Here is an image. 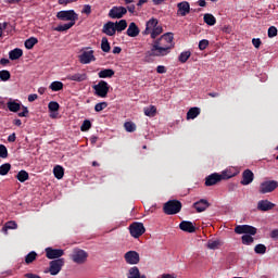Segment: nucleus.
<instances>
[{"mask_svg": "<svg viewBox=\"0 0 278 278\" xmlns=\"http://www.w3.org/2000/svg\"><path fill=\"white\" fill-rule=\"evenodd\" d=\"M254 253L257 255H264V253H266V245L262 243L256 244L254 248Z\"/></svg>", "mask_w": 278, "mask_h": 278, "instance_id": "nucleus-45", "label": "nucleus"}, {"mask_svg": "<svg viewBox=\"0 0 278 278\" xmlns=\"http://www.w3.org/2000/svg\"><path fill=\"white\" fill-rule=\"evenodd\" d=\"M231 177H236V174H231V172L224 170L222 174H219V181H223L225 179H231Z\"/></svg>", "mask_w": 278, "mask_h": 278, "instance_id": "nucleus-47", "label": "nucleus"}, {"mask_svg": "<svg viewBox=\"0 0 278 278\" xmlns=\"http://www.w3.org/2000/svg\"><path fill=\"white\" fill-rule=\"evenodd\" d=\"M72 260L75 264H86V260H88V252L75 249L72 254Z\"/></svg>", "mask_w": 278, "mask_h": 278, "instance_id": "nucleus-8", "label": "nucleus"}, {"mask_svg": "<svg viewBox=\"0 0 278 278\" xmlns=\"http://www.w3.org/2000/svg\"><path fill=\"white\" fill-rule=\"evenodd\" d=\"M67 81H86L88 79V75L86 73H76V74H68L66 76Z\"/></svg>", "mask_w": 278, "mask_h": 278, "instance_id": "nucleus-21", "label": "nucleus"}, {"mask_svg": "<svg viewBox=\"0 0 278 278\" xmlns=\"http://www.w3.org/2000/svg\"><path fill=\"white\" fill-rule=\"evenodd\" d=\"M179 229H181V231H186L187 233H194V231H197V227L194 226V224L188 220H182L179 224Z\"/></svg>", "mask_w": 278, "mask_h": 278, "instance_id": "nucleus-16", "label": "nucleus"}, {"mask_svg": "<svg viewBox=\"0 0 278 278\" xmlns=\"http://www.w3.org/2000/svg\"><path fill=\"white\" fill-rule=\"evenodd\" d=\"M177 8L178 14H180V16H186L187 14H190V2L182 1L177 4Z\"/></svg>", "mask_w": 278, "mask_h": 278, "instance_id": "nucleus-22", "label": "nucleus"}, {"mask_svg": "<svg viewBox=\"0 0 278 278\" xmlns=\"http://www.w3.org/2000/svg\"><path fill=\"white\" fill-rule=\"evenodd\" d=\"M46 257L48 260H62L64 255V250L62 249H53L51 247L45 249Z\"/></svg>", "mask_w": 278, "mask_h": 278, "instance_id": "nucleus-9", "label": "nucleus"}, {"mask_svg": "<svg viewBox=\"0 0 278 278\" xmlns=\"http://www.w3.org/2000/svg\"><path fill=\"white\" fill-rule=\"evenodd\" d=\"M102 34L106 36H115L116 35V24L114 22H108L103 25Z\"/></svg>", "mask_w": 278, "mask_h": 278, "instance_id": "nucleus-15", "label": "nucleus"}, {"mask_svg": "<svg viewBox=\"0 0 278 278\" xmlns=\"http://www.w3.org/2000/svg\"><path fill=\"white\" fill-rule=\"evenodd\" d=\"M126 10H128V12H129L130 14H134V13L136 12V5L130 4V5L127 7Z\"/></svg>", "mask_w": 278, "mask_h": 278, "instance_id": "nucleus-64", "label": "nucleus"}, {"mask_svg": "<svg viewBox=\"0 0 278 278\" xmlns=\"http://www.w3.org/2000/svg\"><path fill=\"white\" fill-rule=\"evenodd\" d=\"M36 99H38V94H36V93H31L28 96L29 103H34V101H36Z\"/></svg>", "mask_w": 278, "mask_h": 278, "instance_id": "nucleus-62", "label": "nucleus"}, {"mask_svg": "<svg viewBox=\"0 0 278 278\" xmlns=\"http://www.w3.org/2000/svg\"><path fill=\"white\" fill-rule=\"evenodd\" d=\"M49 112H58L60 110V103L56 101H51L48 104Z\"/></svg>", "mask_w": 278, "mask_h": 278, "instance_id": "nucleus-48", "label": "nucleus"}, {"mask_svg": "<svg viewBox=\"0 0 278 278\" xmlns=\"http://www.w3.org/2000/svg\"><path fill=\"white\" fill-rule=\"evenodd\" d=\"M18 225L16 224V222H8L3 227H2V231L4 233H8V229H17Z\"/></svg>", "mask_w": 278, "mask_h": 278, "instance_id": "nucleus-41", "label": "nucleus"}, {"mask_svg": "<svg viewBox=\"0 0 278 278\" xmlns=\"http://www.w3.org/2000/svg\"><path fill=\"white\" fill-rule=\"evenodd\" d=\"M125 262L130 265L140 263V254L136 251H128L124 255Z\"/></svg>", "mask_w": 278, "mask_h": 278, "instance_id": "nucleus-12", "label": "nucleus"}, {"mask_svg": "<svg viewBox=\"0 0 278 278\" xmlns=\"http://www.w3.org/2000/svg\"><path fill=\"white\" fill-rule=\"evenodd\" d=\"M207 47H210V40H207V39L200 40V42H199L200 51H205V49H207Z\"/></svg>", "mask_w": 278, "mask_h": 278, "instance_id": "nucleus-50", "label": "nucleus"}, {"mask_svg": "<svg viewBox=\"0 0 278 278\" xmlns=\"http://www.w3.org/2000/svg\"><path fill=\"white\" fill-rule=\"evenodd\" d=\"M157 18L152 17L146 23V29L142 31L143 36H149L151 31L157 26Z\"/></svg>", "mask_w": 278, "mask_h": 278, "instance_id": "nucleus-19", "label": "nucleus"}, {"mask_svg": "<svg viewBox=\"0 0 278 278\" xmlns=\"http://www.w3.org/2000/svg\"><path fill=\"white\" fill-rule=\"evenodd\" d=\"M105 108H108V102H100L94 105V111L103 112V110H105Z\"/></svg>", "mask_w": 278, "mask_h": 278, "instance_id": "nucleus-51", "label": "nucleus"}, {"mask_svg": "<svg viewBox=\"0 0 278 278\" xmlns=\"http://www.w3.org/2000/svg\"><path fill=\"white\" fill-rule=\"evenodd\" d=\"M190 55H192V52H190V51L181 52L178 56V62H180L181 64H186V62H188V60H190Z\"/></svg>", "mask_w": 278, "mask_h": 278, "instance_id": "nucleus-36", "label": "nucleus"}, {"mask_svg": "<svg viewBox=\"0 0 278 278\" xmlns=\"http://www.w3.org/2000/svg\"><path fill=\"white\" fill-rule=\"evenodd\" d=\"M163 33H164V28H162V26L156 24L155 28L150 33V36L152 40H156L155 38H157V36H160Z\"/></svg>", "mask_w": 278, "mask_h": 278, "instance_id": "nucleus-37", "label": "nucleus"}, {"mask_svg": "<svg viewBox=\"0 0 278 278\" xmlns=\"http://www.w3.org/2000/svg\"><path fill=\"white\" fill-rule=\"evenodd\" d=\"M201 114V109L194 106L187 112V121H194Z\"/></svg>", "mask_w": 278, "mask_h": 278, "instance_id": "nucleus-26", "label": "nucleus"}, {"mask_svg": "<svg viewBox=\"0 0 278 278\" xmlns=\"http://www.w3.org/2000/svg\"><path fill=\"white\" fill-rule=\"evenodd\" d=\"M206 247L211 251H216V249H220V247H223V242H220V240H208Z\"/></svg>", "mask_w": 278, "mask_h": 278, "instance_id": "nucleus-28", "label": "nucleus"}, {"mask_svg": "<svg viewBox=\"0 0 278 278\" xmlns=\"http://www.w3.org/2000/svg\"><path fill=\"white\" fill-rule=\"evenodd\" d=\"M113 75H115V72H114V70H112V68L101 70V71L98 73V77H99L100 79L112 78Z\"/></svg>", "mask_w": 278, "mask_h": 278, "instance_id": "nucleus-25", "label": "nucleus"}, {"mask_svg": "<svg viewBox=\"0 0 278 278\" xmlns=\"http://www.w3.org/2000/svg\"><path fill=\"white\" fill-rule=\"evenodd\" d=\"M36 257H38V253H36L35 251L29 252L25 256V264H34V262H36Z\"/></svg>", "mask_w": 278, "mask_h": 278, "instance_id": "nucleus-39", "label": "nucleus"}, {"mask_svg": "<svg viewBox=\"0 0 278 278\" xmlns=\"http://www.w3.org/2000/svg\"><path fill=\"white\" fill-rule=\"evenodd\" d=\"M7 28H8L7 22L0 23V38H1V36H3V29H7Z\"/></svg>", "mask_w": 278, "mask_h": 278, "instance_id": "nucleus-59", "label": "nucleus"}, {"mask_svg": "<svg viewBox=\"0 0 278 278\" xmlns=\"http://www.w3.org/2000/svg\"><path fill=\"white\" fill-rule=\"evenodd\" d=\"M92 127V123L90 119H85L83 125L80 126L81 131H89V129Z\"/></svg>", "mask_w": 278, "mask_h": 278, "instance_id": "nucleus-49", "label": "nucleus"}, {"mask_svg": "<svg viewBox=\"0 0 278 278\" xmlns=\"http://www.w3.org/2000/svg\"><path fill=\"white\" fill-rule=\"evenodd\" d=\"M76 0H59L58 3L59 5H68V3H73Z\"/></svg>", "mask_w": 278, "mask_h": 278, "instance_id": "nucleus-58", "label": "nucleus"}, {"mask_svg": "<svg viewBox=\"0 0 278 278\" xmlns=\"http://www.w3.org/2000/svg\"><path fill=\"white\" fill-rule=\"evenodd\" d=\"M146 231L147 228H144V224L140 222H134L129 225V232L132 238H140Z\"/></svg>", "mask_w": 278, "mask_h": 278, "instance_id": "nucleus-6", "label": "nucleus"}, {"mask_svg": "<svg viewBox=\"0 0 278 278\" xmlns=\"http://www.w3.org/2000/svg\"><path fill=\"white\" fill-rule=\"evenodd\" d=\"M204 23H206V25H208L210 27H214V25H216V17L212 15V13H205Z\"/></svg>", "mask_w": 278, "mask_h": 278, "instance_id": "nucleus-29", "label": "nucleus"}, {"mask_svg": "<svg viewBox=\"0 0 278 278\" xmlns=\"http://www.w3.org/2000/svg\"><path fill=\"white\" fill-rule=\"evenodd\" d=\"M268 38H275L277 36V27L270 26L267 31Z\"/></svg>", "mask_w": 278, "mask_h": 278, "instance_id": "nucleus-53", "label": "nucleus"}, {"mask_svg": "<svg viewBox=\"0 0 278 278\" xmlns=\"http://www.w3.org/2000/svg\"><path fill=\"white\" fill-rule=\"evenodd\" d=\"M91 12H92V7H90V4H87L84 7L83 9L84 14H90Z\"/></svg>", "mask_w": 278, "mask_h": 278, "instance_id": "nucleus-57", "label": "nucleus"}, {"mask_svg": "<svg viewBox=\"0 0 278 278\" xmlns=\"http://www.w3.org/2000/svg\"><path fill=\"white\" fill-rule=\"evenodd\" d=\"M53 175L56 179H62L64 177V167L55 165L53 168Z\"/></svg>", "mask_w": 278, "mask_h": 278, "instance_id": "nucleus-31", "label": "nucleus"}, {"mask_svg": "<svg viewBox=\"0 0 278 278\" xmlns=\"http://www.w3.org/2000/svg\"><path fill=\"white\" fill-rule=\"evenodd\" d=\"M8 142H16V132H13L8 137Z\"/></svg>", "mask_w": 278, "mask_h": 278, "instance_id": "nucleus-61", "label": "nucleus"}, {"mask_svg": "<svg viewBox=\"0 0 278 278\" xmlns=\"http://www.w3.org/2000/svg\"><path fill=\"white\" fill-rule=\"evenodd\" d=\"M36 45H38V38L36 37H30L28 38L24 46L26 47V49H34V47H36Z\"/></svg>", "mask_w": 278, "mask_h": 278, "instance_id": "nucleus-38", "label": "nucleus"}, {"mask_svg": "<svg viewBox=\"0 0 278 278\" xmlns=\"http://www.w3.org/2000/svg\"><path fill=\"white\" fill-rule=\"evenodd\" d=\"M10 77H12V74H10V71L8 70L0 71L1 81H10Z\"/></svg>", "mask_w": 278, "mask_h": 278, "instance_id": "nucleus-43", "label": "nucleus"}, {"mask_svg": "<svg viewBox=\"0 0 278 278\" xmlns=\"http://www.w3.org/2000/svg\"><path fill=\"white\" fill-rule=\"evenodd\" d=\"M25 278H41L40 276H38L37 274L34 273H27L24 275Z\"/></svg>", "mask_w": 278, "mask_h": 278, "instance_id": "nucleus-63", "label": "nucleus"}, {"mask_svg": "<svg viewBox=\"0 0 278 278\" xmlns=\"http://www.w3.org/2000/svg\"><path fill=\"white\" fill-rule=\"evenodd\" d=\"M29 114V110L27 106H23V111L18 113L20 118H27Z\"/></svg>", "mask_w": 278, "mask_h": 278, "instance_id": "nucleus-54", "label": "nucleus"}, {"mask_svg": "<svg viewBox=\"0 0 278 278\" xmlns=\"http://www.w3.org/2000/svg\"><path fill=\"white\" fill-rule=\"evenodd\" d=\"M127 278H140V269L137 266L131 267Z\"/></svg>", "mask_w": 278, "mask_h": 278, "instance_id": "nucleus-40", "label": "nucleus"}, {"mask_svg": "<svg viewBox=\"0 0 278 278\" xmlns=\"http://www.w3.org/2000/svg\"><path fill=\"white\" fill-rule=\"evenodd\" d=\"M0 157H2V160L8 157V148L3 144H0Z\"/></svg>", "mask_w": 278, "mask_h": 278, "instance_id": "nucleus-52", "label": "nucleus"}, {"mask_svg": "<svg viewBox=\"0 0 278 278\" xmlns=\"http://www.w3.org/2000/svg\"><path fill=\"white\" fill-rule=\"evenodd\" d=\"M274 207L275 203L268 200H261L257 203V210H260V212H269V210H273Z\"/></svg>", "mask_w": 278, "mask_h": 278, "instance_id": "nucleus-18", "label": "nucleus"}, {"mask_svg": "<svg viewBox=\"0 0 278 278\" xmlns=\"http://www.w3.org/2000/svg\"><path fill=\"white\" fill-rule=\"evenodd\" d=\"M252 236L254 235H243L241 237L242 244H245V245L253 244L255 239H253Z\"/></svg>", "mask_w": 278, "mask_h": 278, "instance_id": "nucleus-42", "label": "nucleus"}, {"mask_svg": "<svg viewBox=\"0 0 278 278\" xmlns=\"http://www.w3.org/2000/svg\"><path fill=\"white\" fill-rule=\"evenodd\" d=\"M12 165L10 163H4L0 166V175L5 176L10 173Z\"/></svg>", "mask_w": 278, "mask_h": 278, "instance_id": "nucleus-44", "label": "nucleus"}, {"mask_svg": "<svg viewBox=\"0 0 278 278\" xmlns=\"http://www.w3.org/2000/svg\"><path fill=\"white\" fill-rule=\"evenodd\" d=\"M278 188V181L277 180H266L261 182L258 192L260 194H268L270 192H275Z\"/></svg>", "mask_w": 278, "mask_h": 278, "instance_id": "nucleus-5", "label": "nucleus"}, {"mask_svg": "<svg viewBox=\"0 0 278 278\" xmlns=\"http://www.w3.org/2000/svg\"><path fill=\"white\" fill-rule=\"evenodd\" d=\"M7 108L10 112H18V110H21V103H17L16 101H9L7 103Z\"/></svg>", "mask_w": 278, "mask_h": 278, "instance_id": "nucleus-33", "label": "nucleus"}, {"mask_svg": "<svg viewBox=\"0 0 278 278\" xmlns=\"http://www.w3.org/2000/svg\"><path fill=\"white\" fill-rule=\"evenodd\" d=\"M175 37L173 33H166L154 39L150 51L146 52V62H151V58H166L175 49Z\"/></svg>", "mask_w": 278, "mask_h": 278, "instance_id": "nucleus-1", "label": "nucleus"}, {"mask_svg": "<svg viewBox=\"0 0 278 278\" xmlns=\"http://www.w3.org/2000/svg\"><path fill=\"white\" fill-rule=\"evenodd\" d=\"M23 58V49L15 48L9 52V59L14 60H21Z\"/></svg>", "mask_w": 278, "mask_h": 278, "instance_id": "nucleus-24", "label": "nucleus"}, {"mask_svg": "<svg viewBox=\"0 0 278 278\" xmlns=\"http://www.w3.org/2000/svg\"><path fill=\"white\" fill-rule=\"evenodd\" d=\"M143 112L146 116L153 117L155 116V114H157V108H155V105H150L148 108H144Z\"/></svg>", "mask_w": 278, "mask_h": 278, "instance_id": "nucleus-35", "label": "nucleus"}, {"mask_svg": "<svg viewBox=\"0 0 278 278\" xmlns=\"http://www.w3.org/2000/svg\"><path fill=\"white\" fill-rule=\"evenodd\" d=\"M182 204L179 200H169L163 206L164 214L167 216H173L175 214H179L181 212Z\"/></svg>", "mask_w": 278, "mask_h": 278, "instance_id": "nucleus-3", "label": "nucleus"}, {"mask_svg": "<svg viewBox=\"0 0 278 278\" xmlns=\"http://www.w3.org/2000/svg\"><path fill=\"white\" fill-rule=\"evenodd\" d=\"M127 14V8L125 7H113L110 12V18H123V15Z\"/></svg>", "mask_w": 278, "mask_h": 278, "instance_id": "nucleus-13", "label": "nucleus"}, {"mask_svg": "<svg viewBox=\"0 0 278 278\" xmlns=\"http://www.w3.org/2000/svg\"><path fill=\"white\" fill-rule=\"evenodd\" d=\"M254 179H255V174H253L251 169H245L242 173L241 186H249L250 184H253Z\"/></svg>", "mask_w": 278, "mask_h": 278, "instance_id": "nucleus-14", "label": "nucleus"}, {"mask_svg": "<svg viewBox=\"0 0 278 278\" xmlns=\"http://www.w3.org/2000/svg\"><path fill=\"white\" fill-rule=\"evenodd\" d=\"M64 258H56L49 263V273L52 276L60 275V271L64 267Z\"/></svg>", "mask_w": 278, "mask_h": 278, "instance_id": "nucleus-7", "label": "nucleus"}, {"mask_svg": "<svg viewBox=\"0 0 278 278\" xmlns=\"http://www.w3.org/2000/svg\"><path fill=\"white\" fill-rule=\"evenodd\" d=\"M235 233L242 235L245 233V236H255L257 233V228L250 226V225H238L235 228Z\"/></svg>", "mask_w": 278, "mask_h": 278, "instance_id": "nucleus-10", "label": "nucleus"}, {"mask_svg": "<svg viewBox=\"0 0 278 278\" xmlns=\"http://www.w3.org/2000/svg\"><path fill=\"white\" fill-rule=\"evenodd\" d=\"M92 89L94 90L96 97L105 99V97H108V92H110V84L105 80H100L97 85L92 86Z\"/></svg>", "mask_w": 278, "mask_h": 278, "instance_id": "nucleus-4", "label": "nucleus"}, {"mask_svg": "<svg viewBox=\"0 0 278 278\" xmlns=\"http://www.w3.org/2000/svg\"><path fill=\"white\" fill-rule=\"evenodd\" d=\"M126 34H127V36H129V38H137V36H140V28L138 27V25L135 22H131L128 25Z\"/></svg>", "mask_w": 278, "mask_h": 278, "instance_id": "nucleus-17", "label": "nucleus"}, {"mask_svg": "<svg viewBox=\"0 0 278 278\" xmlns=\"http://www.w3.org/2000/svg\"><path fill=\"white\" fill-rule=\"evenodd\" d=\"M156 73H159V75H164V73H166V66L164 65H159L156 67Z\"/></svg>", "mask_w": 278, "mask_h": 278, "instance_id": "nucleus-56", "label": "nucleus"}, {"mask_svg": "<svg viewBox=\"0 0 278 278\" xmlns=\"http://www.w3.org/2000/svg\"><path fill=\"white\" fill-rule=\"evenodd\" d=\"M111 49H112V47L110 46V41L108 40V37H103L101 40V50L104 53H110Z\"/></svg>", "mask_w": 278, "mask_h": 278, "instance_id": "nucleus-34", "label": "nucleus"}, {"mask_svg": "<svg viewBox=\"0 0 278 278\" xmlns=\"http://www.w3.org/2000/svg\"><path fill=\"white\" fill-rule=\"evenodd\" d=\"M49 88L52 92H60V90H64V83L58 80L52 81Z\"/></svg>", "mask_w": 278, "mask_h": 278, "instance_id": "nucleus-27", "label": "nucleus"}, {"mask_svg": "<svg viewBox=\"0 0 278 278\" xmlns=\"http://www.w3.org/2000/svg\"><path fill=\"white\" fill-rule=\"evenodd\" d=\"M194 210H197L198 213L205 212L210 207V202L207 200H200L195 203H193Z\"/></svg>", "mask_w": 278, "mask_h": 278, "instance_id": "nucleus-23", "label": "nucleus"}, {"mask_svg": "<svg viewBox=\"0 0 278 278\" xmlns=\"http://www.w3.org/2000/svg\"><path fill=\"white\" fill-rule=\"evenodd\" d=\"M252 45H253V47H255V49H260V47H262V39L253 38L252 39Z\"/></svg>", "mask_w": 278, "mask_h": 278, "instance_id": "nucleus-55", "label": "nucleus"}, {"mask_svg": "<svg viewBox=\"0 0 278 278\" xmlns=\"http://www.w3.org/2000/svg\"><path fill=\"white\" fill-rule=\"evenodd\" d=\"M56 18L59 21H70V23L56 26L54 31H68L71 27H74L75 22L79 21V15L75 10L59 11L56 13Z\"/></svg>", "mask_w": 278, "mask_h": 278, "instance_id": "nucleus-2", "label": "nucleus"}, {"mask_svg": "<svg viewBox=\"0 0 278 278\" xmlns=\"http://www.w3.org/2000/svg\"><path fill=\"white\" fill-rule=\"evenodd\" d=\"M216 184H220V174L214 173L205 178V186H216Z\"/></svg>", "mask_w": 278, "mask_h": 278, "instance_id": "nucleus-20", "label": "nucleus"}, {"mask_svg": "<svg viewBox=\"0 0 278 278\" xmlns=\"http://www.w3.org/2000/svg\"><path fill=\"white\" fill-rule=\"evenodd\" d=\"M78 60L80 64H90V62H97L94 50L83 51V53L78 56Z\"/></svg>", "mask_w": 278, "mask_h": 278, "instance_id": "nucleus-11", "label": "nucleus"}, {"mask_svg": "<svg viewBox=\"0 0 278 278\" xmlns=\"http://www.w3.org/2000/svg\"><path fill=\"white\" fill-rule=\"evenodd\" d=\"M16 179H18L21 184H25V181L29 179V173H27L25 169H22L17 173Z\"/></svg>", "mask_w": 278, "mask_h": 278, "instance_id": "nucleus-32", "label": "nucleus"}, {"mask_svg": "<svg viewBox=\"0 0 278 278\" xmlns=\"http://www.w3.org/2000/svg\"><path fill=\"white\" fill-rule=\"evenodd\" d=\"M124 128L128 131V134H134V131H136V124L134 122H126L124 124Z\"/></svg>", "mask_w": 278, "mask_h": 278, "instance_id": "nucleus-46", "label": "nucleus"}, {"mask_svg": "<svg viewBox=\"0 0 278 278\" xmlns=\"http://www.w3.org/2000/svg\"><path fill=\"white\" fill-rule=\"evenodd\" d=\"M127 29V20H121L115 23V31L121 34V31H125Z\"/></svg>", "mask_w": 278, "mask_h": 278, "instance_id": "nucleus-30", "label": "nucleus"}, {"mask_svg": "<svg viewBox=\"0 0 278 278\" xmlns=\"http://www.w3.org/2000/svg\"><path fill=\"white\" fill-rule=\"evenodd\" d=\"M270 238H273V240H278V229L271 230Z\"/></svg>", "mask_w": 278, "mask_h": 278, "instance_id": "nucleus-60", "label": "nucleus"}]
</instances>
